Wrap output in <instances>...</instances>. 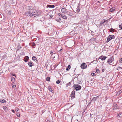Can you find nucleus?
<instances>
[{"label":"nucleus","instance_id":"nucleus-1","mask_svg":"<svg viewBox=\"0 0 122 122\" xmlns=\"http://www.w3.org/2000/svg\"><path fill=\"white\" fill-rule=\"evenodd\" d=\"M41 11L39 10H28L25 13V15L28 16L32 18H37L39 17L41 14Z\"/></svg>","mask_w":122,"mask_h":122},{"label":"nucleus","instance_id":"nucleus-2","mask_svg":"<svg viewBox=\"0 0 122 122\" xmlns=\"http://www.w3.org/2000/svg\"><path fill=\"white\" fill-rule=\"evenodd\" d=\"M114 60V57L112 56L107 60V63L108 64H111V65H112L114 63L113 61Z\"/></svg>","mask_w":122,"mask_h":122},{"label":"nucleus","instance_id":"nucleus-3","mask_svg":"<svg viewBox=\"0 0 122 122\" xmlns=\"http://www.w3.org/2000/svg\"><path fill=\"white\" fill-rule=\"evenodd\" d=\"M73 87L74 88L75 90L77 91L80 90L81 89V86L78 84H74Z\"/></svg>","mask_w":122,"mask_h":122},{"label":"nucleus","instance_id":"nucleus-4","mask_svg":"<svg viewBox=\"0 0 122 122\" xmlns=\"http://www.w3.org/2000/svg\"><path fill=\"white\" fill-rule=\"evenodd\" d=\"M115 37L114 35H112L109 36L108 37L106 42L107 43L108 42L111 40L114 39Z\"/></svg>","mask_w":122,"mask_h":122},{"label":"nucleus","instance_id":"nucleus-5","mask_svg":"<svg viewBox=\"0 0 122 122\" xmlns=\"http://www.w3.org/2000/svg\"><path fill=\"white\" fill-rule=\"evenodd\" d=\"M75 13L74 12L72 11H68L67 13V15L71 16H73L75 15Z\"/></svg>","mask_w":122,"mask_h":122},{"label":"nucleus","instance_id":"nucleus-6","mask_svg":"<svg viewBox=\"0 0 122 122\" xmlns=\"http://www.w3.org/2000/svg\"><path fill=\"white\" fill-rule=\"evenodd\" d=\"M80 67L81 68L84 69L86 68L87 67V65L84 63H83L81 64Z\"/></svg>","mask_w":122,"mask_h":122},{"label":"nucleus","instance_id":"nucleus-7","mask_svg":"<svg viewBox=\"0 0 122 122\" xmlns=\"http://www.w3.org/2000/svg\"><path fill=\"white\" fill-rule=\"evenodd\" d=\"M107 58V57L104 56L103 55H102L99 58V59H101L103 61L105 60Z\"/></svg>","mask_w":122,"mask_h":122},{"label":"nucleus","instance_id":"nucleus-8","mask_svg":"<svg viewBox=\"0 0 122 122\" xmlns=\"http://www.w3.org/2000/svg\"><path fill=\"white\" fill-rule=\"evenodd\" d=\"M117 118L119 119L120 118L122 117V113H120L117 115Z\"/></svg>","mask_w":122,"mask_h":122},{"label":"nucleus","instance_id":"nucleus-9","mask_svg":"<svg viewBox=\"0 0 122 122\" xmlns=\"http://www.w3.org/2000/svg\"><path fill=\"white\" fill-rule=\"evenodd\" d=\"M75 91L74 90H73L71 92V95L72 98H75Z\"/></svg>","mask_w":122,"mask_h":122},{"label":"nucleus","instance_id":"nucleus-10","mask_svg":"<svg viewBox=\"0 0 122 122\" xmlns=\"http://www.w3.org/2000/svg\"><path fill=\"white\" fill-rule=\"evenodd\" d=\"M61 11L62 13H66L68 12L67 10L65 8H62L61 10Z\"/></svg>","mask_w":122,"mask_h":122},{"label":"nucleus","instance_id":"nucleus-11","mask_svg":"<svg viewBox=\"0 0 122 122\" xmlns=\"http://www.w3.org/2000/svg\"><path fill=\"white\" fill-rule=\"evenodd\" d=\"M113 107H114L113 110L117 109L118 108V107L117 105L116 104H114Z\"/></svg>","mask_w":122,"mask_h":122},{"label":"nucleus","instance_id":"nucleus-12","mask_svg":"<svg viewBox=\"0 0 122 122\" xmlns=\"http://www.w3.org/2000/svg\"><path fill=\"white\" fill-rule=\"evenodd\" d=\"M99 97V96L94 97H93V98L92 99V101L95 102L97 100V99Z\"/></svg>","mask_w":122,"mask_h":122},{"label":"nucleus","instance_id":"nucleus-13","mask_svg":"<svg viewBox=\"0 0 122 122\" xmlns=\"http://www.w3.org/2000/svg\"><path fill=\"white\" fill-rule=\"evenodd\" d=\"M77 8V9L76 11L77 12H79L80 9V5L78 4Z\"/></svg>","mask_w":122,"mask_h":122},{"label":"nucleus","instance_id":"nucleus-14","mask_svg":"<svg viewBox=\"0 0 122 122\" xmlns=\"http://www.w3.org/2000/svg\"><path fill=\"white\" fill-rule=\"evenodd\" d=\"M32 59L36 62H38V61L37 60L35 56H33L32 58Z\"/></svg>","mask_w":122,"mask_h":122},{"label":"nucleus","instance_id":"nucleus-15","mask_svg":"<svg viewBox=\"0 0 122 122\" xmlns=\"http://www.w3.org/2000/svg\"><path fill=\"white\" fill-rule=\"evenodd\" d=\"M55 7V6L54 5H47V7H48L49 8H54Z\"/></svg>","mask_w":122,"mask_h":122},{"label":"nucleus","instance_id":"nucleus-16","mask_svg":"<svg viewBox=\"0 0 122 122\" xmlns=\"http://www.w3.org/2000/svg\"><path fill=\"white\" fill-rule=\"evenodd\" d=\"M33 63L31 62H29L28 63L29 66L30 67H32L33 66Z\"/></svg>","mask_w":122,"mask_h":122},{"label":"nucleus","instance_id":"nucleus-17","mask_svg":"<svg viewBox=\"0 0 122 122\" xmlns=\"http://www.w3.org/2000/svg\"><path fill=\"white\" fill-rule=\"evenodd\" d=\"M115 11V9L114 8L112 7L110 8L109 12H112Z\"/></svg>","mask_w":122,"mask_h":122},{"label":"nucleus","instance_id":"nucleus-18","mask_svg":"<svg viewBox=\"0 0 122 122\" xmlns=\"http://www.w3.org/2000/svg\"><path fill=\"white\" fill-rule=\"evenodd\" d=\"M104 23H105V21H103V20H102L100 22V24L99 25L100 26H102V25H103V24Z\"/></svg>","mask_w":122,"mask_h":122},{"label":"nucleus","instance_id":"nucleus-19","mask_svg":"<svg viewBox=\"0 0 122 122\" xmlns=\"http://www.w3.org/2000/svg\"><path fill=\"white\" fill-rule=\"evenodd\" d=\"M26 58L24 60V61L25 62H27L28 60L29 59V57L28 56H26L25 57Z\"/></svg>","mask_w":122,"mask_h":122},{"label":"nucleus","instance_id":"nucleus-20","mask_svg":"<svg viewBox=\"0 0 122 122\" xmlns=\"http://www.w3.org/2000/svg\"><path fill=\"white\" fill-rule=\"evenodd\" d=\"M48 89H49V90L51 92H53V90L51 88V87L49 86V87H48Z\"/></svg>","mask_w":122,"mask_h":122},{"label":"nucleus","instance_id":"nucleus-21","mask_svg":"<svg viewBox=\"0 0 122 122\" xmlns=\"http://www.w3.org/2000/svg\"><path fill=\"white\" fill-rule=\"evenodd\" d=\"M96 40V38H95L93 37L90 39V41H93Z\"/></svg>","mask_w":122,"mask_h":122},{"label":"nucleus","instance_id":"nucleus-22","mask_svg":"<svg viewBox=\"0 0 122 122\" xmlns=\"http://www.w3.org/2000/svg\"><path fill=\"white\" fill-rule=\"evenodd\" d=\"M71 68V66L70 65H69L68 66V67L66 68V70L67 71H69V69H70Z\"/></svg>","mask_w":122,"mask_h":122},{"label":"nucleus","instance_id":"nucleus-23","mask_svg":"<svg viewBox=\"0 0 122 122\" xmlns=\"http://www.w3.org/2000/svg\"><path fill=\"white\" fill-rule=\"evenodd\" d=\"M11 81L12 82H14L15 81V78L14 77H12L11 78Z\"/></svg>","mask_w":122,"mask_h":122},{"label":"nucleus","instance_id":"nucleus-24","mask_svg":"<svg viewBox=\"0 0 122 122\" xmlns=\"http://www.w3.org/2000/svg\"><path fill=\"white\" fill-rule=\"evenodd\" d=\"M119 27L120 28V30H121L122 29V23H121L119 24Z\"/></svg>","mask_w":122,"mask_h":122},{"label":"nucleus","instance_id":"nucleus-25","mask_svg":"<svg viewBox=\"0 0 122 122\" xmlns=\"http://www.w3.org/2000/svg\"><path fill=\"white\" fill-rule=\"evenodd\" d=\"M56 20L57 22H60L61 20L60 18H59L58 19H56Z\"/></svg>","mask_w":122,"mask_h":122},{"label":"nucleus","instance_id":"nucleus-26","mask_svg":"<svg viewBox=\"0 0 122 122\" xmlns=\"http://www.w3.org/2000/svg\"><path fill=\"white\" fill-rule=\"evenodd\" d=\"M122 92V89L119 91L117 92L118 94H120Z\"/></svg>","mask_w":122,"mask_h":122},{"label":"nucleus","instance_id":"nucleus-27","mask_svg":"<svg viewBox=\"0 0 122 122\" xmlns=\"http://www.w3.org/2000/svg\"><path fill=\"white\" fill-rule=\"evenodd\" d=\"M115 30L113 29L112 28H111L110 29V31L111 32H112L113 31H114Z\"/></svg>","mask_w":122,"mask_h":122},{"label":"nucleus","instance_id":"nucleus-28","mask_svg":"<svg viewBox=\"0 0 122 122\" xmlns=\"http://www.w3.org/2000/svg\"><path fill=\"white\" fill-rule=\"evenodd\" d=\"M0 101L1 103H4L6 102V100L4 99H3L2 100H0Z\"/></svg>","mask_w":122,"mask_h":122},{"label":"nucleus","instance_id":"nucleus-29","mask_svg":"<svg viewBox=\"0 0 122 122\" xmlns=\"http://www.w3.org/2000/svg\"><path fill=\"white\" fill-rule=\"evenodd\" d=\"M3 108L5 111H6L7 108V107L6 106H3Z\"/></svg>","mask_w":122,"mask_h":122},{"label":"nucleus","instance_id":"nucleus-30","mask_svg":"<svg viewBox=\"0 0 122 122\" xmlns=\"http://www.w3.org/2000/svg\"><path fill=\"white\" fill-rule=\"evenodd\" d=\"M96 72L98 73H99L100 72V71L98 69H97L96 70Z\"/></svg>","mask_w":122,"mask_h":122},{"label":"nucleus","instance_id":"nucleus-31","mask_svg":"<svg viewBox=\"0 0 122 122\" xmlns=\"http://www.w3.org/2000/svg\"><path fill=\"white\" fill-rule=\"evenodd\" d=\"M71 84V83L70 82L69 83H68L67 84H66V86L67 87L68 86H70Z\"/></svg>","mask_w":122,"mask_h":122},{"label":"nucleus","instance_id":"nucleus-32","mask_svg":"<svg viewBox=\"0 0 122 122\" xmlns=\"http://www.w3.org/2000/svg\"><path fill=\"white\" fill-rule=\"evenodd\" d=\"M12 87L14 88V89H15L16 88V86L15 85H13L12 84Z\"/></svg>","mask_w":122,"mask_h":122},{"label":"nucleus","instance_id":"nucleus-33","mask_svg":"<svg viewBox=\"0 0 122 122\" xmlns=\"http://www.w3.org/2000/svg\"><path fill=\"white\" fill-rule=\"evenodd\" d=\"M62 17L64 19H66L67 18L66 16L65 15H62Z\"/></svg>","mask_w":122,"mask_h":122},{"label":"nucleus","instance_id":"nucleus-34","mask_svg":"<svg viewBox=\"0 0 122 122\" xmlns=\"http://www.w3.org/2000/svg\"><path fill=\"white\" fill-rule=\"evenodd\" d=\"M119 62L120 63H122V58H120L119 60Z\"/></svg>","mask_w":122,"mask_h":122},{"label":"nucleus","instance_id":"nucleus-35","mask_svg":"<svg viewBox=\"0 0 122 122\" xmlns=\"http://www.w3.org/2000/svg\"><path fill=\"white\" fill-rule=\"evenodd\" d=\"M57 15L59 16H61L62 17L63 15L62 14L60 13H58Z\"/></svg>","mask_w":122,"mask_h":122},{"label":"nucleus","instance_id":"nucleus-36","mask_svg":"<svg viewBox=\"0 0 122 122\" xmlns=\"http://www.w3.org/2000/svg\"><path fill=\"white\" fill-rule=\"evenodd\" d=\"M50 77H47L46 79V81H50Z\"/></svg>","mask_w":122,"mask_h":122},{"label":"nucleus","instance_id":"nucleus-37","mask_svg":"<svg viewBox=\"0 0 122 122\" xmlns=\"http://www.w3.org/2000/svg\"><path fill=\"white\" fill-rule=\"evenodd\" d=\"M60 82L61 81H60L59 80H58L56 82V83L57 84H59L60 83Z\"/></svg>","mask_w":122,"mask_h":122},{"label":"nucleus","instance_id":"nucleus-38","mask_svg":"<svg viewBox=\"0 0 122 122\" xmlns=\"http://www.w3.org/2000/svg\"><path fill=\"white\" fill-rule=\"evenodd\" d=\"M103 20V21H105V22H106V23H107L108 22V21L107 20Z\"/></svg>","mask_w":122,"mask_h":122},{"label":"nucleus","instance_id":"nucleus-39","mask_svg":"<svg viewBox=\"0 0 122 122\" xmlns=\"http://www.w3.org/2000/svg\"><path fill=\"white\" fill-rule=\"evenodd\" d=\"M92 76H96L95 74L93 73H92Z\"/></svg>","mask_w":122,"mask_h":122},{"label":"nucleus","instance_id":"nucleus-40","mask_svg":"<svg viewBox=\"0 0 122 122\" xmlns=\"http://www.w3.org/2000/svg\"><path fill=\"white\" fill-rule=\"evenodd\" d=\"M41 15H40L39 17H38L37 18H36V19H37V20H39V19H41V18H39V17L40 16H41Z\"/></svg>","mask_w":122,"mask_h":122},{"label":"nucleus","instance_id":"nucleus-41","mask_svg":"<svg viewBox=\"0 0 122 122\" xmlns=\"http://www.w3.org/2000/svg\"><path fill=\"white\" fill-rule=\"evenodd\" d=\"M62 47H61V49H60L58 51V52H61V50H62Z\"/></svg>","mask_w":122,"mask_h":122},{"label":"nucleus","instance_id":"nucleus-42","mask_svg":"<svg viewBox=\"0 0 122 122\" xmlns=\"http://www.w3.org/2000/svg\"><path fill=\"white\" fill-rule=\"evenodd\" d=\"M53 51H50V54L52 55L53 54Z\"/></svg>","mask_w":122,"mask_h":122},{"label":"nucleus","instance_id":"nucleus-43","mask_svg":"<svg viewBox=\"0 0 122 122\" xmlns=\"http://www.w3.org/2000/svg\"><path fill=\"white\" fill-rule=\"evenodd\" d=\"M17 116L18 117H19L20 116V115L18 113H17L16 114Z\"/></svg>","mask_w":122,"mask_h":122},{"label":"nucleus","instance_id":"nucleus-44","mask_svg":"<svg viewBox=\"0 0 122 122\" xmlns=\"http://www.w3.org/2000/svg\"><path fill=\"white\" fill-rule=\"evenodd\" d=\"M104 70H105L104 69H103L102 70V72H104Z\"/></svg>","mask_w":122,"mask_h":122},{"label":"nucleus","instance_id":"nucleus-45","mask_svg":"<svg viewBox=\"0 0 122 122\" xmlns=\"http://www.w3.org/2000/svg\"><path fill=\"white\" fill-rule=\"evenodd\" d=\"M19 110V109L18 108H17L15 109V111H18Z\"/></svg>","mask_w":122,"mask_h":122},{"label":"nucleus","instance_id":"nucleus-46","mask_svg":"<svg viewBox=\"0 0 122 122\" xmlns=\"http://www.w3.org/2000/svg\"><path fill=\"white\" fill-rule=\"evenodd\" d=\"M8 13L9 14H11V12L10 11H9L8 12Z\"/></svg>","mask_w":122,"mask_h":122},{"label":"nucleus","instance_id":"nucleus-47","mask_svg":"<svg viewBox=\"0 0 122 122\" xmlns=\"http://www.w3.org/2000/svg\"><path fill=\"white\" fill-rule=\"evenodd\" d=\"M12 111L13 113H15V111L14 110H12Z\"/></svg>","mask_w":122,"mask_h":122},{"label":"nucleus","instance_id":"nucleus-48","mask_svg":"<svg viewBox=\"0 0 122 122\" xmlns=\"http://www.w3.org/2000/svg\"><path fill=\"white\" fill-rule=\"evenodd\" d=\"M91 33L92 34V35H93L92 34V33H94V32H93V31H91Z\"/></svg>","mask_w":122,"mask_h":122},{"label":"nucleus","instance_id":"nucleus-49","mask_svg":"<svg viewBox=\"0 0 122 122\" xmlns=\"http://www.w3.org/2000/svg\"><path fill=\"white\" fill-rule=\"evenodd\" d=\"M52 17V15H50V17Z\"/></svg>","mask_w":122,"mask_h":122},{"label":"nucleus","instance_id":"nucleus-50","mask_svg":"<svg viewBox=\"0 0 122 122\" xmlns=\"http://www.w3.org/2000/svg\"><path fill=\"white\" fill-rule=\"evenodd\" d=\"M118 68H119V69H122V67H118Z\"/></svg>","mask_w":122,"mask_h":122},{"label":"nucleus","instance_id":"nucleus-51","mask_svg":"<svg viewBox=\"0 0 122 122\" xmlns=\"http://www.w3.org/2000/svg\"><path fill=\"white\" fill-rule=\"evenodd\" d=\"M50 122V121H49V120L48 119L47 121H46V122Z\"/></svg>","mask_w":122,"mask_h":122},{"label":"nucleus","instance_id":"nucleus-52","mask_svg":"<svg viewBox=\"0 0 122 122\" xmlns=\"http://www.w3.org/2000/svg\"><path fill=\"white\" fill-rule=\"evenodd\" d=\"M12 76H15V74H12Z\"/></svg>","mask_w":122,"mask_h":122},{"label":"nucleus","instance_id":"nucleus-53","mask_svg":"<svg viewBox=\"0 0 122 122\" xmlns=\"http://www.w3.org/2000/svg\"><path fill=\"white\" fill-rule=\"evenodd\" d=\"M112 110L111 109H110L109 110V111H112Z\"/></svg>","mask_w":122,"mask_h":122},{"label":"nucleus","instance_id":"nucleus-54","mask_svg":"<svg viewBox=\"0 0 122 122\" xmlns=\"http://www.w3.org/2000/svg\"><path fill=\"white\" fill-rule=\"evenodd\" d=\"M97 3H100V1H98L97 2Z\"/></svg>","mask_w":122,"mask_h":122},{"label":"nucleus","instance_id":"nucleus-55","mask_svg":"<svg viewBox=\"0 0 122 122\" xmlns=\"http://www.w3.org/2000/svg\"><path fill=\"white\" fill-rule=\"evenodd\" d=\"M96 61V63H97V61Z\"/></svg>","mask_w":122,"mask_h":122}]
</instances>
